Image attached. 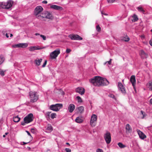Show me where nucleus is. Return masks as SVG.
<instances>
[{"mask_svg": "<svg viewBox=\"0 0 152 152\" xmlns=\"http://www.w3.org/2000/svg\"><path fill=\"white\" fill-rule=\"evenodd\" d=\"M140 55L141 56V57L143 58H146L147 56L146 54L142 50L140 51Z\"/></svg>", "mask_w": 152, "mask_h": 152, "instance_id": "6ab92c4d", "label": "nucleus"}, {"mask_svg": "<svg viewBox=\"0 0 152 152\" xmlns=\"http://www.w3.org/2000/svg\"><path fill=\"white\" fill-rule=\"evenodd\" d=\"M96 152H104L103 150L100 148H98L96 150Z\"/></svg>", "mask_w": 152, "mask_h": 152, "instance_id": "c03bdc74", "label": "nucleus"}, {"mask_svg": "<svg viewBox=\"0 0 152 152\" xmlns=\"http://www.w3.org/2000/svg\"><path fill=\"white\" fill-rule=\"evenodd\" d=\"M108 96L110 97V98L114 99L115 100L116 99L114 95L111 93L109 94L108 95Z\"/></svg>", "mask_w": 152, "mask_h": 152, "instance_id": "4c0bfd02", "label": "nucleus"}, {"mask_svg": "<svg viewBox=\"0 0 152 152\" xmlns=\"http://www.w3.org/2000/svg\"><path fill=\"white\" fill-rule=\"evenodd\" d=\"M51 112H46L45 114V116L46 118H47V119H48L49 118H50V115L51 113Z\"/></svg>", "mask_w": 152, "mask_h": 152, "instance_id": "cd10ccee", "label": "nucleus"}, {"mask_svg": "<svg viewBox=\"0 0 152 152\" xmlns=\"http://www.w3.org/2000/svg\"><path fill=\"white\" fill-rule=\"evenodd\" d=\"M118 145L121 148H124L126 146L125 145H124L121 142L118 143Z\"/></svg>", "mask_w": 152, "mask_h": 152, "instance_id": "7c9ffc66", "label": "nucleus"}, {"mask_svg": "<svg viewBox=\"0 0 152 152\" xmlns=\"http://www.w3.org/2000/svg\"><path fill=\"white\" fill-rule=\"evenodd\" d=\"M12 36H13L12 34H10V37H12Z\"/></svg>", "mask_w": 152, "mask_h": 152, "instance_id": "680f3d73", "label": "nucleus"}, {"mask_svg": "<svg viewBox=\"0 0 152 152\" xmlns=\"http://www.w3.org/2000/svg\"><path fill=\"white\" fill-rule=\"evenodd\" d=\"M33 114L31 113H30L24 118V121L26 124L29 123L33 121Z\"/></svg>", "mask_w": 152, "mask_h": 152, "instance_id": "0eeeda50", "label": "nucleus"}, {"mask_svg": "<svg viewBox=\"0 0 152 152\" xmlns=\"http://www.w3.org/2000/svg\"><path fill=\"white\" fill-rule=\"evenodd\" d=\"M35 35H36V36H38V35H40H40L39 34V33H36L35 34Z\"/></svg>", "mask_w": 152, "mask_h": 152, "instance_id": "bf43d9fd", "label": "nucleus"}, {"mask_svg": "<svg viewBox=\"0 0 152 152\" xmlns=\"http://www.w3.org/2000/svg\"><path fill=\"white\" fill-rule=\"evenodd\" d=\"M48 3L47 1L46 0H44L42 1V3L43 4H47Z\"/></svg>", "mask_w": 152, "mask_h": 152, "instance_id": "4d7b16f0", "label": "nucleus"}, {"mask_svg": "<svg viewBox=\"0 0 152 152\" xmlns=\"http://www.w3.org/2000/svg\"><path fill=\"white\" fill-rule=\"evenodd\" d=\"M66 145H69V143L68 142H66Z\"/></svg>", "mask_w": 152, "mask_h": 152, "instance_id": "e2e57ef3", "label": "nucleus"}, {"mask_svg": "<svg viewBox=\"0 0 152 152\" xmlns=\"http://www.w3.org/2000/svg\"><path fill=\"white\" fill-rule=\"evenodd\" d=\"M76 122L78 123H81L83 122V120L81 118L79 117H77L75 120Z\"/></svg>", "mask_w": 152, "mask_h": 152, "instance_id": "412c9836", "label": "nucleus"}, {"mask_svg": "<svg viewBox=\"0 0 152 152\" xmlns=\"http://www.w3.org/2000/svg\"><path fill=\"white\" fill-rule=\"evenodd\" d=\"M137 9L140 12L142 13H144L145 12V11L144 10L142 7L141 6H140L139 7H137Z\"/></svg>", "mask_w": 152, "mask_h": 152, "instance_id": "a878e982", "label": "nucleus"}, {"mask_svg": "<svg viewBox=\"0 0 152 152\" xmlns=\"http://www.w3.org/2000/svg\"><path fill=\"white\" fill-rule=\"evenodd\" d=\"M31 132L33 134H35L37 132V130L35 128L31 129Z\"/></svg>", "mask_w": 152, "mask_h": 152, "instance_id": "e433bc0d", "label": "nucleus"}, {"mask_svg": "<svg viewBox=\"0 0 152 152\" xmlns=\"http://www.w3.org/2000/svg\"><path fill=\"white\" fill-rule=\"evenodd\" d=\"M108 3H113L115 0H107Z\"/></svg>", "mask_w": 152, "mask_h": 152, "instance_id": "8fccbe9b", "label": "nucleus"}, {"mask_svg": "<svg viewBox=\"0 0 152 152\" xmlns=\"http://www.w3.org/2000/svg\"><path fill=\"white\" fill-rule=\"evenodd\" d=\"M79 112L80 113H82L83 112L84 110V108L83 106H80L78 108Z\"/></svg>", "mask_w": 152, "mask_h": 152, "instance_id": "bb28decb", "label": "nucleus"}, {"mask_svg": "<svg viewBox=\"0 0 152 152\" xmlns=\"http://www.w3.org/2000/svg\"><path fill=\"white\" fill-rule=\"evenodd\" d=\"M111 60L112 59H110L109 61L105 63L104 64H105L107 63L109 65H110L111 64Z\"/></svg>", "mask_w": 152, "mask_h": 152, "instance_id": "49530a36", "label": "nucleus"}, {"mask_svg": "<svg viewBox=\"0 0 152 152\" xmlns=\"http://www.w3.org/2000/svg\"><path fill=\"white\" fill-rule=\"evenodd\" d=\"M62 94H64V92H63Z\"/></svg>", "mask_w": 152, "mask_h": 152, "instance_id": "338daca9", "label": "nucleus"}, {"mask_svg": "<svg viewBox=\"0 0 152 152\" xmlns=\"http://www.w3.org/2000/svg\"><path fill=\"white\" fill-rule=\"evenodd\" d=\"M71 51V50L69 49H67L66 50V53H69Z\"/></svg>", "mask_w": 152, "mask_h": 152, "instance_id": "09e8293b", "label": "nucleus"}, {"mask_svg": "<svg viewBox=\"0 0 152 152\" xmlns=\"http://www.w3.org/2000/svg\"><path fill=\"white\" fill-rule=\"evenodd\" d=\"M77 93H79L81 95L84 94L85 92V90L84 88L82 87H78L75 90Z\"/></svg>", "mask_w": 152, "mask_h": 152, "instance_id": "dca6fc26", "label": "nucleus"}, {"mask_svg": "<svg viewBox=\"0 0 152 152\" xmlns=\"http://www.w3.org/2000/svg\"><path fill=\"white\" fill-rule=\"evenodd\" d=\"M101 13L102 15H108L106 13H104L102 11H101Z\"/></svg>", "mask_w": 152, "mask_h": 152, "instance_id": "5fc2aeb1", "label": "nucleus"}, {"mask_svg": "<svg viewBox=\"0 0 152 152\" xmlns=\"http://www.w3.org/2000/svg\"><path fill=\"white\" fill-rule=\"evenodd\" d=\"M140 114L142 115V117H141V118L142 119L144 118L145 117L146 115V114H145V113L142 110H141L140 111Z\"/></svg>", "mask_w": 152, "mask_h": 152, "instance_id": "c756f323", "label": "nucleus"}, {"mask_svg": "<svg viewBox=\"0 0 152 152\" xmlns=\"http://www.w3.org/2000/svg\"><path fill=\"white\" fill-rule=\"evenodd\" d=\"M29 98L31 102L34 103L36 102L39 99V96L37 93L31 91L29 93Z\"/></svg>", "mask_w": 152, "mask_h": 152, "instance_id": "f03ea898", "label": "nucleus"}, {"mask_svg": "<svg viewBox=\"0 0 152 152\" xmlns=\"http://www.w3.org/2000/svg\"><path fill=\"white\" fill-rule=\"evenodd\" d=\"M20 48H25L28 46V45L27 43H20Z\"/></svg>", "mask_w": 152, "mask_h": 152, "instance_id": "b1692460", "label": "nucleus"}, {"mask_svg": "<svg viewBox=\"0 0 152 152\" xmlns=\"http://www.w3.org/2000/svg\"><path fill=\"white\" fill-rule=\"evenodd\" d=\"M26 124V123L25 122V121H24L23 122H22L21 123V124L23 126H24L25 125V124Z\"/></svg>", "mask_w": 152, "mask_h": 152, "instance_id": "864d4df0", "label": "nucleus"}, {"mask_svg": "<svg viewBox=\"0 0 152 152\" xmlns=\"http://www.w3.org/2000/svg\"><path fill=\"white\" fill-rule=\"evenodd\" d=\"M13 4V1L11 0H9L7 2L0 3V7L3 9H8L11 8Z\"/></svg>", "mask_w": 152, "mask_h": 152, "instance_id": "7ed1b4c3", "label": "nucleus"}, {"mask_svg": "<svg viewBox=\"0 0 152 152\" xmlns=\"http://www.w3.org/2000/svg\"><path fill=\"white\" fill-rule=\"evenodd\" d=\"M75 108V106L73 104H70L68 107V110L69 113H71L73 112Z\"/></svg>", "mask_w": 152, "mask_h": 152, "instance_id": "f3484780", "label": "nucleus"}, {"mask_svg": "<svg viewBox=\"0 0 152 152\" xmlns=\"http://www.w3.org/2000/svg\"><path fill=\"white\" fill-rule=\"evenodd\" d=\"M44 18L51 19H53V17L52 14L48 11L45 12L44 14H42V15H38L37 16V18L41 20Z\"/></svg>", "mask_w": 152, "mask_h": 152, "instance_id": "20e7f679", "label": "nucleus"}, {"mask_svg": "<svg viewBox=\"0 0 152 152\" xmlns=\"http://www.w3.org/2000/svg\"><path fill=\"white\" fill-rule=\"evenodd\" d=\"M104 138L107 144H109L111 141V134L110 132L107 131L104 135Z\"/></svg>", "mask_w": 152, "mask_h": 152, "instance_id": "6e6552de", "label": "nucleus"}, {"mask_svg": "<svg viewBox=\"0 0 152 152\" xmlns=\"http://www.w3.org/2000/svg\"><path fill=\"white\" fill-rule=\"evenodd\" d=\"M20 118L18 116L14 117H13V121L15 122H18L20 121Z\"/></svg>", "mask_w": 152, "mask_h": 152, "instance_id": "393cba45", "label": "nucleus"}, {"mask_svg": "<svg viewBox=\"0 0 152 152\" xmlns=\"http://www.w3.org/2000/svg\"><path fill=\"white\" fill-rule=\"evenodd\" d=\"M26 132L27 133V134L28 135H29V136H31V137H32V136H31L30 133L28 131H26Z\"/></svg>", "mask_w": 152, "mask_h": 152, "instance_id": "3c124183", "label": "nucleus"}, {"mask_svg": "<svg viewBox=\"0 0 152 152\" xmlns=\"http://www.w3.org/2000/svg\"><path fill=\"white\" fill-rule=\"evenodd\" d=\"M130 81L132 83V86L135 89V86L136 85V79L135 76L134 75H132L131 76L130 79Z\"/></svg>", "mask_w": 152, "mask_h": 152, "instance_id": "4468645a", "label": "nucleus"}, {"mask_svg": "<svg viewBox=\"0 0 152 152\" xmlns=\"http://www.w3.org/2000/svg\"><path fill=\"white\" fill-rule=\"evenodd\" d=\"M126 133V134H129L132 133V129L129 124H126L125 126Z\"/></svg>", "mask_w": 152, "mask_h": 152, "instance_id": "ddd939ff", "label": "nucleus"}, {"mask_svg": "<svg viewBox=\"0 0 152 152\" xmlns=\"http://www.w3.org/2000/svg\"><path fill=\"white\" fill-rule=\"evenodd\" d=\"M97 120V115L95 114H93L91 117L90 121V124L91 126L94 127L96 125Z\"/></svg>", "mask_w": 152, "mask_h": 152, "instance_id": "423d86ee", "label": "nucleus"}, {"mask_svg": "<svg viewBox=\"0 0 152 152\" xmlns=\"http://www.w3.org/2000/svg\"><path fill=\"white\" fill-rule=\"evenodd\" d=\"M151 31L152 32V29L151 30Z\"/></svg>", "mask_w": 152, "mask_h": 152, "instance_id": "774afa93", "label": "nucleus"}, {"mask_svg": "<svg viewBox=\"0 0 152 152\" xmlns=\"http://www.w3.org/2000/svg\"><path fill=\"white\" fill-rule=\"evenodd\" d=\"M42 58H40V59L37 58L34 61L35 63L37 66H39L40 65L41 62L42 61Z\"/></svg>", "mask_w": 152, "mask_h": 152, "instance_id": "aec40b11", "label": "nucleus"}, {"mask_svg": "<svg viewBox=\"0 0 152 152\" xmlns=\"http://www.w3.org/2000/svg\"><path fill=\"white\" fill-rule=\"evenodd\" d=\"M138 20V18L137 16L135 15L134 14L132 16V20L133 22H135L137 21Z\"/></svg>", "mask_w": 152, "mask_h": 152, "instance_id": "4be33fe9", "label": "nucleus"}, {"mask_svg": "<svg viewBox=\"0 0 152 152\" xmlns=\"http://www.w3.org/2000/svg\"><path fill=\"white\" fill-rule=\"evenodd\" d=\"M69 37L72 40H81L82 38L78 35L71 34L69 36Z\"/></svg>", "mask_w": 152, "mask_h": 152, "instance_id": "f8f14e48", "label": "nucleus"}, {"mask_svg": "<svg viewBox=\"0 0 152 152\" xmlns=\"http://www.w3.org/2000/svg\"><path fill=\"white\" fill-rule=\"evenodd\" d=\"M4 58L3 56H0V65L4 61Z\"/></svg>", "mask_w": 152, "mask_h": 152, "instance_id": "c85d7f7f", "label": "nucleus"}, {"mask_svg": "<svg viewBox=\"0 0 152 152\" xmlns=\"http://www.w3.org/2000/svg\"><path fill=\"white\" fill-rule=\"evenodd\" d=\"M50 8L56 10H60L62 9L61 7L55 5H52L50 6Z\"/></svg>", "mask_w": 152, "mask_h": 152, "instance_id": "a211bd4d", "label": "nucleus"}, {"mask_svg": "<svg viewBox=\"0 0 152 152\" xmlns=\"http://www.w3.org/2000/svg\"><path fill=\"white\" fill-rule=\"evenodd\" d=\"M6 71V70L4 71L1 69H0V75L2 76H4V72Z\"/></svg>", "mask_w": 152, "mask_h": 152, "instance_id": "72a5a7b5", "label": "nucleus"}, {"mask_svg": "<svg viewBox=\"0 0 152 152\" xmlns=\"http://www.w3.org/2000/svg\"><path fill=\"white\" fill-rule=\"evenodd\" d=\"M56 113H53L51 114L50 115V117L52 119H54V118L56 117Z\"/></svg>", "mask_w": 152, "mask_h": 152, "instance_id": "473e14b6", "label": "nucleus"}, {"mask_svg": "<svg viewBox=\"0 0 152 152\" xmlns=\"http://www.w3.org/2000/svg\"><path fill=\"white\" fill-rule=\"evenodd\" d=\"M46 129L49 132H51L53 130V127L50 125L48 124Z\"/></svg>", "mask_w": 152, "mask_h": 152, "instance_id": "5701e85b", "label": "nucleus"}, {"mask_svg": "<svg viewBox=\"0 0 152 152\" xmlns=\"http://www.w3.org/2000/svg\"><path fill=\"white\" fill-rule=\"evenodd\" d=\"M40 37L42 38L44 40H45L46 39V37L45 35L41 34L40 35Z\"/></svg>", "mask_w": 152, "mask_h": 152, "instance_id": "79ce46f5", "label": "nucleus"}, {"mask_svg": "<svg viewBox=\"0 0 152 152\" xmlns=\"http://www.w3.org/2000/svg\"><path fill=\"white\" fill-rule=\"evenodd\" d=\"M96 30L98 32H99L100 31L101 28L99 25H98L96 26Z\"/></svg>", "mask_w": 152, "mask_h": 152, "instance_id": "a19ab883", "label": "nucleus"}, {"mask_svg": "<svg viewBox=\"0 0 152 152\" xmlns=\"http://www.w3.org/2000/svg\"><path fill=\"white\" fill-rule=\"evenodd\" d=\"M8 132H6L5 133V135H7L8 134Z\"/></svg>", "mask_w": 152, "mask_h": 152, "instance_id": "0e129e2a", "label": "nucleus"}, {"mask_svg": "<svg viewBox=\"0 0 152 152\" xmlns=\"http://www.w3.org/2000/svg\"><path fill=\"white\" fill-rule=\"evenodd\" d=\"M63 107L61 104H56L50 106V109L54 111H58Z\"/></svg>", "mask_w": 152, "mask_h": 152, "instance_id": "39448f33", "label": "nucleus"}, {"mask_svg": "<svg viewBox=\"0 0 152 152\" xmlns=\"http://www.w3.org/2000/svg\"><path fill=\"white\" fill-rule=\"evenodd\" d=\"M3 137H5V135H3Z\"/></svg>", "mask_w": 152, "mask_h": 152, "instance_id": "69168bd1", "label": "nucleus"}, {"mask_svg": "<svg viewBox=\"0 0 152 152\" xmlns=\"http://www.w3.org/2000/svg\"><path fill=\"white\" fill-rule=\"evenodd\" d=\"M149 88L150 90L152 91V82L149 83Z\"/></svg>", "mask_w": 152, "mask_h": 152, "instance_id": "37998d69", "label": "nucleus"}, {"mask_svg": "<svg viewBox=\"0 0 152 152\" xmlns=\"http://www.w3.org/2000/svg\"><path fill=\"white\" fill-rule=\"evenodd\" d=\"M137 132L139 135V137L142 139H144L146 137V136L139 129H137Z\"/></svg>", "mask_w": 152, "mask_h": 152, "instance_id": "2eb2a0df", "label": "nucleus"}, {"mask_svg": "<svg viewBox=\"0 0 152 152\" xmlns=\"http://www.w3.org/2000/svg\"><path fill=\"white\" fill-rule=\"evenodd\" d=\"M60 53V50L59 49L55 50L52 52L50 54L51 59H53L56 58Z\"/></svg>", "mask_w": 152, "mask_h": 152, "instance_id": "1a4fd4ad", "label": "nucleus"}, {"mask_svg": "<svg viewBox=\"0 0 152 152\" xmlns=\"http://www.w3.org/2000/svg\"><path fill=\"white\" fill-rule=\"evenodd\" d=\"M5 35L7 38L9 37V36L8 35V34L7 33Z\"/></svg>", "mask_w": 152, "mask_h": 152, "instance_id": "052dcab7", "label": "nucleus"}, {"mask_svg": "<svg viewBox=\"0 0 152 152\" xmlns=\"http://www.w3.org/2000/svg\"><path fill=\"white\" fill-rule=\"evenodd\" d=\"M149 43L151 46H152V39H151L149 41Z\"/></svg>", "mask_w": 152, "mask_h": 152, "instance_id": "6e6d98bb", "label": "nucleus"}, {"mask_svg": "<svg viewBox=\"0 0 152 152\" xmlns=\"http://www.w3.org/2000/svg\"><path fill=\"white\" fill-rule=\"evenodd\" d=\"M12 47L13 48H20V43L17 44L13 45H12Z\"/></svg>", "mask_w": 152, "mask_h": 152, "instance_id": "f704fd0d", "label": "nucleus"}, {"mask_svg": "<svg viewBox=\"0 0 152 152\" xmlns=\"http://www.w3.org/2000/svg\"><path fill=\"white\" fill-rule=\"evenodd\" d=\"M150 103L152 105V98L150 100Z\"/></svg>", "mask_w": 152, "mask_h": 152, "instance_id": "13d9d810", "label": "nucleus"}, {"mask_svg": "<svg viewBox=\"0 0 152 152\" xmlns=\"http://www.w3.org/2000/svg\"><path fill=\"white\" fill-rule=\"evenodd\" d=\"M65 150L66 152H71V150L69 148H66Z\"/></svg>", "mask_w": 152, "mask_h": 152, "instance_id": "de8ad7c7", "label": "nucleus"}, {"mask_svg": "<svg viewBox=\"0 0 152 152\" xmlns=\"http://www.w3.org/2000/svg\"><path fill=\"white\" fill-rule=\"evenodd\" d=\"M35 46H31L29 48V50L31 51H33L35 50Z\"/></svg>", "mask_w": 152, "mask_h": 152, "instance_id": "ea45409f", "label": "nucleus"}, {"mask_svg": "<svg viewBox=\"0 0 152 152\" xmlns=\"http://www.w3.org/2000/svg\"><path fill=\"white\" fill-rule=\"evenodd\" d=\"M47 61L46 60H45V61L44 63L43 64L42 66V67H45L47 64Z\"/></svg>", "mask_w": 152, "mask_h": 152, "instance_id": "a18cd8bd", "label": "nucleus"}, {"mask_svg": "<svg viewBox=\"0 0 152 152\" xmlns=\"http://www.w3.org/2000/svg\"><path fill=\"white\" fill-rule=\"evenodd\" d=\"M89 82L96 86H104L108 85L109 82L106 78L99 76H95L90 79Z\"/></svg>", "mask_w": 152, "mask_h": 152, "instance_id": "f257e3e1", "label": "nucleus"}, {"mask_svg": "<svg viewBox=\"0 0 152 152\" xmlns=\"http://www.w3.org/2000/svg\"><path fill=\"white\" fill-rule=\"evenodd\" d=\"M35 50H40V49H42L45 48V47H43L42 48H40V47H39L38 46H35Z\"/></svg>", "mask_w": 152, "mask_h": 152, "instance_id": "58836bf2", "label": "nucleus"}, {"mask_svg": "<svg viewBox=\"0 0 152 152\" xmlns=\"http://www.w3.org/2000/svg\"><path fill=\"white\" fill-rule=\"evenodd\" d=\"M76 98L79 102H82V100L81 97L78 96H77Z\"/></svg>", "mask_w": 152, "mask_h": 152, "instance_id": "c9c22d12", "label": "nucleus"}, {"mask_svg": "<svg viewBox=\"0 0 152 152\" xmlns=\"http://www.w3.org/2000/svg\"><path fill=\"white\" fill-rule=\"evenodd\" d=\"M43 8L40 6H37L35 9L34 10V15L37 16L39 15H38L43 10Z\"/></svg>", "mask_w": 152, "mask_h": 152, "instance_id": "9d476101", "label": "nucleus"}, {"mask_svg": "<svg viewBox=\"0 0 152 152\" xmlns=\"http://www.w3.org/2000/svg\"><path fill=\"white\" fill-rule=\"evenodd\" d=\"M118 84L119 90L121 91V92L123 94L126 93V91L125 87L121 83V82H119L118 83Z\"/></svg>", "mask_w": 152, "mask_h": 152, "instance_id": "9b49d317", "label": "nucleus"}, {"mask_svg": "<svg viewBox=\"0 0 152 152\" xmlns=\"http://www.w3.org/2000/svg\"><path fill=\"white\" fill-rule=\"evenodd\" d=\"M121 40H122L125 42H128L129 40V38L128 37H123L122 38Z\"/></svg>", "mask_w": 152, "mask_h": 152, "instance_id": "2f4dec72", "label": "nucleus"}, {"mask_svg": "<svg viewBox=\"0 0 152 152\" xmlns=\"http://www.w3.org/2000/svg\"><path fill=\"white\" fill-rule=\"evenodd\" d=\"M28 143H29L28 142H21V145H25L26 144Z\"/></svg>", "mask_w": 152, "mask_h": 152, "instance_id": "603ef678", "label": "nucleus"}]
</instances>
